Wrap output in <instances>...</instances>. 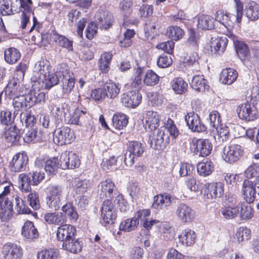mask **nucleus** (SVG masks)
<instances>
[{
    "label": "nucleus",
    "instance_id": "nucleus-1",
    "mask_svg": "<svg viewBox=\"0 0 259 259\" xmlns=\"http://www.w3.org/2000/svg\"><path fill=\"white\" fill-rule=\"evenodd\" d=\"M49 62L46 60L37 62L34 66V73L36 78L44 83L45 88L50 89L58 84V75L50 72Z\"/></svg>",
    "mask_w": 259,
    "mask_h": 259
},
{
    "label": "nucleus",
    "instance_id": "nucleus-2",
    "mask_svg": "<svg viewBox=\"0 0 259 259\" xmlns=\"http://www.w3.org/2000/svg\"><path fill=\"white\" fill-rule=\"evenodd\" d=\"M224 184L221 182L211 183L205 184L201 191L205 200H212L220 197L224 192Z\"/></svg>",
    "mask_w": 259,
    "mask_h": 259
},
{
    "label": "nucleus",
    "instance_id": "nucleus-3",
    "mask_svg": "<svg viewBox=\"0 0 259 259\" xmlns=\"http://www.w3.org/2000/svg\"><path fill=\"white\" fill-rule=\"evenodd\" d=\"M53 136L54 142L60 145L69 144L75 138L73 131L67 126L57 128Z\"/></svg>",
    "mask_w": 259,
    "mask_h": 259
},
{
    "label": "nucleus",
    "instance_id": "nucleus-4",
    "mask_svg": "<svg viewBox=\"0 0 259 259\" xmlns=\"http://www.w3.org/2000/svg\"><path fill=\"white\" fill-rule=\"evenodd\" d=\"M35 165L38 168H43L49 175L54 174L60 166L58 159L56 158L39 157L35 161Z\"/></svg>",
    "mask_w": 259,
    "mask_h": 259
},
{
    "label": "nucleus",
    "instance_id": "nucleus-5",
    "mask_svg": "<svg viewBox=\"0 0 259 259\" xmlns=\"http://www.w3.org/2000/svg\"><path fill=\"white\" fill-rule=\"evenodd\" d=\"M175 214L178 220L183 223H189L195 217V211L190 206L182 203L177 205Z\"/></svg>",
    "mask_w": 259,
    "mask_h": 259
},
{
    "label": "nucleus",
    "instance_id": "nucleus-6",
    "mask_svg": "<svg viewBox=\"0 0 259 259\" xmlns=\"http://www.w3.org/2000/svg\"><path fill=\"white\" fill-rule=\"evenodd\" d=\"M116 218V214L112 202L109 199L104 201L101 209V222L104 225L112 224Z\"/></svg>",
    "mask_w": 259,
    "mask_h": 259
},
{
    "label": "nucleus",
    "instance_id": "nucleus-7",
    "mask_svg": "<svg viewBox=\"0 0 259 259\" xmlns=\"http://www.w3.org/2000/svg\"><path fill=\"white\" fill-rule=\"evenodd\" d=\"M60 167L62 169H74L80 165L77 155L72 151H64L60 157Z\"/></svg>",
    "mask_w": 259,
    "mask_h": 259
},
{
    "label": "nucleus",
    "instance_id": "nucleus-8",
    "mask_svg": "<svg viewBox=\"0 0 259 259\" xmlns=\"http://www.w3.org/2000/svg\"><path fill=\"white\" fill-rule=\"evenodd\" d=\"M160 119V114L157 112L147 110L143 113L142 121L145 129L152 131L159 126Z\"/></svg>",
    "mask_w": 259,
    "mask_h": 259
},
{
    "label": "nucleus",
    "instance_id": "nucleus-9",
    "mask_svg": "<svg viewBox=\"0 0 259 259\" xmlns=\"http://www.w3.org/2000/svg\"><path fill=\"white\" fill-rule=\"evenodd\" d=\"M58 73L62 78V92L64 94H68L74 87L75 79L73 74L67 67L61 68Z\"/></svg>",
    "mask_w": 259,
    "mask_h": 259
},
{
    "label": "nucleus",
    "instance_id": "nucleus-10",
    "mask_svg": "<svg viewBox=\"0 0 259 259\" xmlns=\"http://www.w3.org/2000/svg\"><path fill=\"white\" fill-rule=\"evenodd\" d=\"M242 154L243 150L240 145L231 144L224 148L222 158L227 162H232L237 161Z\"/></svg>",
    "mask_w": 259,
    "mask_h": 259
},
{
    "label": "nucleus",
    "instance_id": "nucleus-11",
    "mask_svg": "<svg viewBox=\"0 0 259 259\" xmlns=\"http://www.w3.org/2000/svg\"><path fill=\"white\" fill-rule=\"evenodd\" d=\"M98 193L101 198H112L114 195H116L117 189L114 183L110 179H107L102 181L98 186Z\"/></svg>",
    "mask_w": 259,
    "mask_h": 259
},
{
    "label": "nucleus",
    "instance_id": "nucleus-12",
    "mask_svg": "<svg viewBox=\"0 0 259 259\" xmlns=\"http://www.w3.org/2000/svg\"><path fill=\"white\" fill-rule=\"evenodd\" d=\"M240 118L246 120H253L257 116V111L254 106L248 103L239 105L237 109Z\"/></svg>",
    "mask_w": 259,
    "mask_h": 259
},
{
    "label": "nucleus",
    "instance_id": "nucleus-13",
    "mask_svg": "<svg viewBox=\"0 0 259 259\" xmlns=\"http://www.w3.org/2000/svg\"><path fill=\"white\" fill-rule=\"evenodd\" d=\"M185 121L189 128L193 132L200 133L205 131L206 129L199 116L193 112L187 113L185 116Z\"/></svg>",
    "mask_w": 259,
    "mask_h": 259
},
{
    "label": "nucleus",
    "instance_id": "nucleus-14",
    "mask_svg": "<svg viewBox=\"0 0 259 259\" xmlns=\"http://www.w3.org/2000/svg\"><path fill=\"white\" fill-rule=\"evenodd\" d=\"M28 160L26 153L23 151L15 154L10 163L11 170L14 172H20L25 169Z\"/></svg>",
    "mask_w": 259,
    "mask_h": 259
},
{
    "label": "nucleus",
    "instance_id": "nucleus-15",
    "mask_svg": "<svg viewBox=\"0 0 259 259\" xmlns=\"http://www.w3.org/2000/svg\"><path fill=\"white\" fill-rule=\"evenodd\" d=\"M142 100V96L136 91H128L121 95L122 104L128 108H134L138 106Z\"/></svg>",
    "mask_w": 259,
    "mask_h": 259
},
{
    "label": "nucleus",
    "instance_id": "nucleus-16",
    "mask_svg": "<svg viewBox=\"0 0 259 259\" xmlns=\"http://www.w3.org/2000/svg\"><path fill=\"white\" fill-rule=\"evenodd\" d=\"M241 194L246 203H252L256 197L255 185L254 182L251 180H244L242 184Z\"/></svg>",
    "mask_w": 259,
    "mask_h": 259
},
{
    "label": "nucleus",
    "instance_id": "nucleus-17",
    "mask_svg": "<svg viewBox=\"0 0 259 259\" xmlns=\"http://www.w3.org/2000/svg\"><path fill=\"white\" fill-rule=\"evenodd\" d=\"M95 18L97 25L105 29L110 27L114 21L112 15L107 11L99 10Z\"/></svg>",
    "mask_w": 259,
    "mask_h": 259
},
{
    "label": "nucleus",
    "instance_id": "nucleus-18",
    "mask_svg": "<svg viewBox=\"0 0 259 259\" xmlns=\"http://www.w3.org/2000/svg\"><path fill=\"white\" fill-rule=\"evenodd\" d=\"M24 86L21 84L18 77H12L8 82L5 89V93L10 98L23 93Z\"/></svg>",
    "mask_w": 259,
    "mask_h": 259
},
{
    "label": "nucleus",
    "instance_id": "nucleus-19",
    "mask_svg": "<svg viewBox=\"0 0 259 259\" xmlns=\"http://www.w3.org/2000/svg\"><path fill=\"white\" fill-rule=\"evenodd\" d=\"M151 147L157 150H161L165 147L169 142V137L162 131H158L156 135L150 137Z\"/></svg>",
    "mask_w": 259,
    "mask_h": 259
},
{
    "label": "nucleus",
    "instance_id": "nucleus-20",
    "mask_svg": "<svg viewBox=\"0 0 259 259\" xmlns=\"http://www.w3.org/2000/svg\"><path fill=\"white\" fill-rule=\"evenodd\" d=\"M197 153L202 157L209 155L212 151V145L211 142L207 139H196L192 141Z\"/></svg>",
    "mask_w": 259,
    "mask_h": 259
},
{
    "label": "nucleus",
    "instance_id": "nucleus-21",
    "mask_svg": "<svg viewBox=\"0 0 259 259\" xmlns=\"http://www.w3.org/2000/svg\"><path fill=\"white\" fill-rule=\"evenodd\" d=\"M3 254L6 259H20L22 251L21 247L16 244L7 243L3 247Z\"/></svg>",
    "mask_w": 259,
    "mask_h": 259
},
{
    "label": "nucleus",
    "instance_id": "nucleus-22",
    "mask_svg": "<svg viewBox=\"0 0 259 259\" xmlns=\"http://www.w3.org/2000/svg\"><path fill=\"white\" fill-rule=\"evenodd\" d=\"M76 229L74 227L69 224L62 225L58 228L57 238L59 241L68 240L71 238H74Z\"/></svg>",
    "mask_w": 259,
    "mask_h": 259
},
{
    "label": "nucleus",
    "instance_id": "nucleus-23",
    "mask_svg": "<svg viewBox=\"0 0 259 259\" xmlns=\"http://www.w3.org/2000/svg\"><path fill=\"white\" fill-rule=\"evenodd\" d=\"M214 21L222 24L228 30H230L233 26L232 20L233 15L224 10H218L214 14Z\"/></svg>",
    "mask_w": 259,
    "mask_h": 259
},
{
    "label": "nucleus",
    "instance_id": "nucleus-24",
    "mask_svg": "<svg viewBox=\"0 0 259 259\" xmlns=\"http://www.w3.org/2000/svg\"><path fill=\"white\" fill-rule=\"evenodd\" d=\"M22 236L27 240L30 241L36 239L39 236L37 229L34 226L33 223L31 221H26L21 230Z\"/></svg>",
    "mask_w": 259,
    "mask_h": 259
},
{
    "label": "nucleus",
    "instance_id": "nucleus-25",
    "mask_svg": "<svg viewBox=\"0 0 259 259\" xmlns=\"http://www.w3.org/2000/svg\"><path fill=\"white\" fill-rule=\"evenodd\" d=\"M178 238L179 242L183 246H191L196 242L197 235L194 231L186 229L182 231Z\"/></svg>",
    "mask_w": 259,
    "mask_h": 259
},
{
    "label": "nucleus",
    "instance_id": "nucleus-26",
    "mask_svg": "<svg viewBox=\"0 0 259 259\" xmlns=\"http://www.w3.org/2000/svg\"><path fill=\"white\" fill-rule=\"evenodd\" d=\"M238 76V72L235 69L226 68L220 74V81L223 84L230 85L237 79Z\"/></svg>",
    "mask_w": 259,
    "mask_h": 259
},
{
    "label": "nucleus",
    "instance_id": "nucleus-27",
    "mask_svg": "<svg viewBox=\"0 0 259 259\" xmlns=\"http://www.w3.org/2000/svg\"><path fill=\"white\" fill-rule=\"evenodd\" d=\"M12 202L6 199L0 201V218L3 221L10 220L13 214Z\"/></svg>",
    "mask_w": 259,
    "mask_h": 259
},
{
    "label": "nucleus",
    "instance_id": "nucleus-28",
    "mask_svg": "<svg viewBox=\"0 0 259 259\" xmlns=\"http://www.w3.org/2000/svg\"><path fill=\"white\" fill-rule=\"evenodd\" d=\"M228 39L225 36L212 37L210 41L211 51L214 53H223L227 47Z\"/></svg>",
    "mask_w": 259,
    "mask_h": 259
},
{
    "label": "nucleus",
    "instance_id": "nucleus-29",
    "mask_svg": "<svg viewBox=\"0 0 259 259\" xmlns=\"http://www.w3.org/2000/svg\"><path fill=\"white\" fill-rule=\"evenodd\" d=\"M197 28L201 30H211L214 28L213 18L208 15H201L197 18Z\"/></svg>",
    "mask_w": 259,
    "mask_h": 259
},
{
    "label": "nucleus",
    "instance_id": "nucleus-30",
    "mask_svg": "<svg viewBox=\"0 0 259 259\" xmlns=\"http://www.w3.org/2000/svg\"><path fill=\"white\" fill-rule=\"evenodd\" d=\"M42 139V135L40 132H38L35 126L27 127L24 130L23 140L26 143L36 142Z\"/></svg>",
    "mask_w": 259,
    "mask_h": 259
},
{
    "label": "nucleus",
    "instance_id": "nucleus-31",
    "mask_svg": "<svg viewBox=\"0 0 259 259\" xmlns=\"http://www.w3.org/2000/svg\"><path fill=\"white\" fill-rule=\"evenodd\" d=\"M62 247L64 249L71 253H77L81 251L82 248V243L77 239L71 238L68 240L63 242Z\"/></svg>",
    "mask_w": 259,
    "mask_h": 259
},
{
    "label": "nucleus",
    "instance_id": "nucleus-32",
    "mask_svg": "<svg viewBox=\"0 0 259 259\" xmlns=\"http://www.w3.org/2000/svg\"><path fill=\"white\" fill-rule=\"evenodd\" d=\"M238 215L241 220L248 221L253 217L254 209L248 203L243 202L238 204Z\"/></svg>",
    "mask_w": 259,
    "mask_h": 259
},
{
    "label": "nucleus",
    "instance_id": "nucleus-33",
    "mask_svg": "<svg viewBox=\"0 0 259 259\" xmlns=\"http://www.w3.org/2000/svg\"><path fill=\"white\" fill-rule=\"evenodd\" d=\"M171 202V197L170 195L165 193L155 196L152 206L155 209H162L164 206H167Z\"/></svg>",
    "mask_w": 259,
    "mask_h": 259
},
{
    "label": "nucleus",
    "instance_id": "nucleus-34",
    "mask_svg": "<svg viewBox=\"0 0 259 259\" xmlns=\"http://www.w3.org/2000/svg\"><path fill=\"white\" fill-rule=\"evenodd\" d=\"M104 87L107 97L111 99L116 98L120 93V88L119 84L111 80L107 81L105 83Z\"/></svg>",
    "mask_w": 259,
    "mask_h": 259
},
{
    "label": "nucleus",
    "instance_id": "nucleus-35",
    "mask_svg": "<svg viewBox=\"0 0 259 259\" xmlns=\"http://www.w3.org/2000/svg\"><path fill=\"white\" fill-rule=\"evenodd\" d=\"M138 219L134 217L122 221L119 225V230L125 232H130L135 230L139 226Z\"/></svg>",
    "mask_w": 259,
    "mask_h": 259
},
{
    "label": "nucleus",
    "instance_id": "nucleus-36",
    "mask_svg": "<svg viewBox=\"0 0 259 259\" xmlns=\"http://www.w3.org/2000/svg\"><path fill=\"white\" fill-rule=\"evenodd\" d=\"M5 61L9 64H14L18 62L21 57V54L18 50L14 48H9L4 52Z\"/></svg>",
    "mask_w": 259,
    "mask_h": 259
},
{
    "label": "nucleus",
    "instance_id": "nucleus-37",
    "mask_svg": "<svg viewBox=\"0 0 259 259\" xmlns=\"http://www.w3.org/2000/svg\"><path fill=\"white\" fill-rule=\"evenodd\" d=\"M191 87L198 92H203L207 87L206 80L202 75H194L190 82Z\"/></svg>",
    "mask_w": 259,
    "mask_h": 259
},
{
    "label": "nucleus",
    "instance_id": "nucleus-38",
    "mask_svg": "<svg viewBox=\"0 0 259 259\" xmlns=\"http://www.w3.org/2000/svg\"><path fill=\"white\" fill-rule=\"evenodd\" d=\"M184 30L177 26H170L167 28L166 35L172 40L178 41L184 35Z\"/></svg>",
    "mask_w": 259,
    "mask_h": 259
},
{
    "label": "nucleus",
    "instance_id": "nucleus-39",
    "mask_svg": "<svg viewBox=\"0 0 259 259\" xmlns=\"http://www.w3.org/2000/svg\"><path fill=\"white\" fill-rule=\"evenodd\" d=\"M171 88L176 94L181 95L187 91L188 83L182 78L178 77L172 80Z\"/></svg>",
    "mask_w": 259,
    "mask_h": 259
},
{
    "label": "nucleus",
    "instance_id": "nucleus-40",
    "mask_svg": "<svg viewBox=\"0 0 259 259\" xmlns=\"http://www.w3.org/2000/svg\"><path fill=\"white\" fill-rule=\"evenodd\" d=\"M52 38L57 42L60 47L67 49L69 51H72L73 50L72 41L69 40L64 36L54 32L52 35Z\"/></svg>",
    "mask_w": 259,
    "mask_h": 259
},
{
    "label": "nucleus",
    "instance_id": "nucleus-41",
    "mask_svg": "<svg viewBox=\"0 0 259 259\" xmlns=\"http://www.w3.org/2000/svg\"><path fill=\"white\" fill-rule=\"evenodd\" d=\"M213 169V165L211 161L206 160L199 162L197 165L198 174L205 177L209 175Z\"/></svg>",
    "mask_w": 259,
    "mask_h": 259
},
{
    "label": "nucleus",
    "instance_id": "nucleus-42",
    "mask_svg": "<svg viewBox=\"0 0 259 259\" xmlns=\"http://www.w3.org/2000/svg\"><path fill=\"white\" fill-rule=\"evenodd\" d=\"M14 13H16L25 10L26 6L31 7V0H8Z\"/></svg>",
    "mask_w": 259,
    "mask_h": 259
},
{
    "label": "nucleus",
    "instance_id": "nucleus-43",
    "mask_svg": "<svg viewBox=\"0 0 259 259\" xmlns=\"http://www.w3.org/2000/svg\"><path fill=\"white\" fill-rule=\"evenodd\" d=\"M159 231L165 240H171L175 235V229L166 222L160 223Z\"/></svg>",
    "mask_w": 259,
    "mask_h": 259
},
{
    "label": "nucleus",
    "instance_id": "nucleus-44",
    "mask_svg": "<svg viewBox=\"0 0 259 259\" xmlns=\"http://www.w3.org/2000/svg\"><path fill=\"white\" fill-rule=\"evenodd\" d=\"M245 16L251 21H254L259 18V8L258 5L254 3H250L245 8Z\"/></svg>",
    "mask_w": 259,
    "mask_h": 259
},
{
    "label": "nucleus",
    "instance_id": "nucleus-45",
    "mask_svg": "<svg viewBox=\"0 0 259 259\" xmlns=\"http://www.w3.org/2000/svg\"><path fill=\"white\" fill-rule=\"evenodd\" d=\"M6 140L9 143H14L18 141L20 138V131L14 125L6 130L5 132Z\"/></svg>",
    "mask_w": 259,
    "mask_h": 259
},
{
    "label": "nucleus",
    "instance_id": "nucleus-46",
    "mask_svg": "<svg viewBox=\"0 0 259 259\" xmlns=\"http://www.w3.org/2000/svg\"><path fill=\"white\" fill-rule=\"evenodd\" d=\"M13 105L16 111L22 110L29 107L28 101L25 96L18 95L13 97Z\"/></svg>",
    "mask_w": 259,
    "mask_h": 259
},
{
    "label": "nucleus",
    "instance_id": "nucleus-47",
    "mask_svg": "<svg viewBox=\"0 0 259 259\" xmlns=\"http://www.w3.org/2000/svg\"><path fill=\"white\" fill-rule=\"evenodd\" d=\"M45 221L50 225H59L62 222L63 214L60 212L46 213L44 215Z\"/></svg>",
    "mask_w": 259,
    "mask_h": 259
},
{
    "label": "nucleus",
    "instance_id": "nucleus-48",
    "mask_svg": "<svg viewBox=\"0 0 259 259\" xmlns=\"http://www.w3.org/2000/svg\"><path fill=\"white\" fill-rule=\"evenodd\" d=\"M113 125L118 130H121L125 127L128 123V118L122 113H117L112 117Z\"/></svg>",
    "mask_w": 259,
    "mask_h": 259
},
{
    "label": "nucleus",
    "instance_id": "nucleus-49",
    "mask_svg": "<svg viewBox=\"0 0 259 259\" xmlns=\"http://www.w3.org/2000/svg\"><path fill=\"white\" fill-rule=\"evenodd\" d=\"M18 182L19 188L22 191L29 192L31 189L30 185L32 184V180L30 175L21 174L19 175Z\"/></svg>",
    "mask_w": 259,
    "mask_h": 259
},
{
    "label": "nucleus",
    "instance_id": "nucleus-50",
    "mask_svg": "<svg viewBox=\"0 0 259 259\" xmlns=\"http://www.w3.org/2000/svg\"><path fill=\"white\" fill-rule=\"evenodd\" d=\"M239 209V207H233L225 205L221 208L220 212L224 219H233L238 215Z\"/></svg>",
    "mask_w": 259,
    "mask_h": 259
},
{
    "label": "nucleus",
    "instance_id": "nucleus-51",
    "mask_svg": "<svg viewBox=\"0 0 259 259\" xmlns=\"http://www.w3.org/2000/svg\"><path fill=\"white\" fill-rule=\"evenodd\" d=\"M235 48L236 52L241 60H245L249 57V49L246 44L242 41H237L235 44Z\"/></svg>",
    "mask_w": 259,
    "mask_h": 259
},
{
    "label": "nucleus",
    "instance_id": "nucleus-52",
    "mask_svg": "<svg viewBox=\"0 0 259 259\" xmlns=\"http://www.w3.org/2000/svg\"><path fill=\"white\" fill-rule=\"evenodd\" d=\"M143 69L138 67L135 69L134 78L131 83V87L133 90L132 91H136L139 93L140 90L142 87V74Z\"/></svg>",
    "mask_w": 259,
    "mask_h": 259
},
{
    "label": "nucleus",
    "instance_id": "nucleus-53",
    "mask_svg": "<svg viewBox=\"0 0 259 259\" xmlns=\"http://www.w3.org/2000/svg\"><path fill=\"white\" fill-rule=\"evenodd\" d=\"M132 154L136 157L141 156L144 152V147L142 144L137 141L129 142L127 149Z\"/></svg>",
    "mask_w": 259,
    "mask_h": 259
},
{
    "label": "nucleus",
    "instance_id": "nucleus-54",
    "mask_svg": "<svg viewBox=\"0 0 259 259\" xmlns=\"http://www.w3.org/2000/svg\"><path fill=\"white\" fill-rule=\"evenodd\" d=\"M159 80V76L152 70H148L146 72L143 82L148 86H153L157 84Z\"/></svg>",
    "mask_w": 259,
    "mask_h": 259
},
{
    "label": "nucleus",
    "instance_id": "nucleus-55",
    "mask_svg": "<svg viewBox=\"0 0 259 259\" xmlns=\"http://www.w3.org/2000/svg\"><path fill=\"white\" fill-rule=\"evenodd\" d=\"M58 251L56 249H43L37 253V259H57Z\"/></svg>",
    "mask_w": 259,
    "mask_h": 259
},
{
    "label": "nucleus",
    "instance_id": "nucleus-56",
    "mask_svg": "<svg viewBox=\"0 0 259 259\" xmlns=\"http://www.w3.org/2000/svg\"><path fill=\"white\" fill-rule=\"evenodd\" d=\"M214 130L218 132V139L220 142H224L228 139L230 132L228 126L226 124L221 123Z\"/></svg>",
    "mask_w": 259,
    "mask_h": 259
},
{
    "label": "nucleus",
    "instance_id": "nucleus-57",
    "mask_svg": "<svg viewBox=\"0 0 259 259\" xmlns=\"http://www.w3.org/2000/svg\"><path fill=\"white\" fill-rule=\"evenodd\" d=\"M251 231L246 227H241L239 228L235 234V238L239 242L247 240L250 238Z\"/></svg>",
    "mask_w": 259,
    "mask_h": 259
},
{
    "label": "nucleus",
    "instance_id": "nucleus-58",
    "mask_svg": "<svg viewBox=\"0 0 259 259\" xmlns=\"http://www.w3.org/2000/svg\"><path fill=\"white\" fill-rule=\"evenodd\" d=\"M62 210L66 215L70 217L74 221H76L78 218L76 210L70 203L64 205L62 207Z\"/></svg>",
    "mask_w": 259,
    "mask_h": 259
},
{
    "label": "nucleus",
    "instance_id": "nucleus-59",
    "mask_svg": "<svg viewBox=\"0 0 259 259\" xmlns=\"http://www.w3.org/2000/svg\"><path fill=\"white\" fill-rule=\"evenodd\" d=\"M15 116L8 109L2 111L0 113V121L4 125L11 124L14 120Z\"/></svg>",
    "mask_w": 259,
    "mask_h": 259
},
{
    "label": "nucleus",
    "instance_id": "nucleus-60",
    "mask_svg": "<svg viewBox=\"0 0 259 259\" xmlns=\"http://www.w3.org/2000/svg\"><path fill=\"white\" fill-rule=\"evenodd\" d=\"M25 10H22L21 17L20 27L24 29L29 21V18L32 14L31 7L26 6Z\"/></svg>",
    "mask_w": 259,
    "mask_h": 259
},
{
    "label": "nucleus",
    "instance_id": "nucleus-61",
    "mask_svg": "<svg viewBox=\"0 0 259 259\" xmlns=\"http://www.w3.org/2000/svg\"><path fill=\"white\" fill-rule=\"evenodd\" d=\"M15 200V209L18 213L29 214L31 212L30 209L24 204L23 201L18 196L16 197Z\"/></svg>",
    "mask_w": 259,
    "mask_h": 259
},
{
    "label": "nucleus",
    "instance_id": "nucleus-62",
    "mask_svg": "<svg viewBox=\"0 0 259 259\" xmlns=\"http://www.w3.org/2000/svg\"><path fill=\"white\" fill-rule=\"evenodd\" d=\"M132 3L131 0H123L120 5L121 14L123 17H128L132 13Z\"/></svg>",
    "mask_w": 259,
    "mask_h": 259
},
{
    "label": "nucleus",
    "instance_id": "nucleus-63",
    "mask_svg": "<svg viewBox=\"0 0 259 259\" xmlns=\"http://www.w3.org/2000/svg\"><path fill=\"white\" fill-rule=\"evenodd\" d=\"M172 63L171 57L169 55L162 54L157 59V64L159 67L166 68Z\"/></svg>",
    "mask_w": 259,
    "mask_h": 259
},
{
    "label": "nucleus",
    "instance_id": "nucleus-64",
    "mask_svg": "<svg viewBox=\"0 0 259 259\" xmlns=\"http://www.w3.org/2000/svg\"><path fill=\"white\" fill-rule=\"evenodd\" d=\"M27 201L29 205L34 209H38L40 207L38 194L35 192L29 193L27 196Z\"/></svg>",
    "mask_w": 259,
    "mask_h": 259
}]
</instances>
